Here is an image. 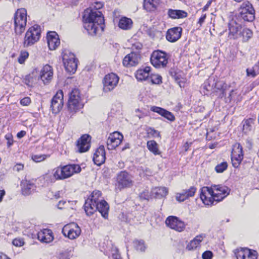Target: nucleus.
<instances>
[{
  "label": "nucleus",
  "mask_w": 259,
  "mask_h": 259,
  "mask_svg": "<svg viewBox=\"0 0 259 259\" xmlns=\"http://www.w3.org/2000/svg\"><path fill=\"white\" fill-rule=\"evenodd\" d=\"M103 5L97 3L95 7L96 10L87 9L83 16V27L89 34L94 36L102 32L104 30L103 24L104 21L102 13L98 9L101 8Z\"/></svg>",
  "instance_id": "f257e3e1"
},
{
  "label": "nucleus",
  "mask_w": 259,
  "mask_h": 259,
  "mask_svg": "<svg viewBox=\"0 0 259 259\" xmlns=\"http://www.w3.org/2000/svg\"><path fill=\"white\" fill-rule=\"evenodd\" d=\"M80 170L81 167L79 165L68 164L55 169L53 176L55 180H63L70 177L74 174L79 172Z\"/></svg>",
  "instance_id": "f03ea898"
},
{
  "label": "nucleus",
  "mask_w": 259,
  "mask_h": 259,
  "mask_svg": "<svg viewBox=\"0 0 259 259\" xmlns=\"http://www.w3.org/2000/svg\"><path fill=\"white\" fill-rule=\"evenodd\" d=\"M41 35L40 26L34 25L30 27L26 31L23 40L24 47H28L37 42Z\"/></svg>",
  "instance_id": "7ed1b4c3"
},
{
  "label": "nucleus",
  "mask_w": 259,
  "mask_h": 259,
  "mask_svg": "<svg viewBox=\"0 0 259 259\" xmlns=\"http://www.w3.org/2000/svg\"><path fill=\"white\" fill-rule=\"evenodd\" d=\"M27 23V11L24 8L19 9L15 13V31L17 34H21L24 31Z\"/></svg>",
  "instance_id": "20e7f679"
},
{
  "label": "nucleus",
  "mask_w": 259,
  "mask_h": 259,
  "mask_svg": "<svg viewBox=\"0 0 259 259\" xmlns=\"http://www.w3.org/2000/svg\"><path fill=\"white\" fill-rule=\"evenodd\" d=\"M238 12L239 16L244 21L251 22L255 18V11L248 1L243 2L238 9Z\"/></svg>",
  "instance_id": "39448f33"
},
{
  "label": "nucleus",
  "mask_w": 259,
  "mask_h": 259,
  "mask_svg": "<svg viewBox=\"0 0 259 259\" xmlns=\"http://www.w3.org/2000/svg\"><path fill=\"white\" fill-rule=\"evenodd\" d=\"M150 61L153 66L158 68L165 67L168 63L166 53L159 50L153 52Z\"/></svg>",
  "instance_id": "423d86ee"
},
{
  "label": "nucleus",
  "mask_w": 259,
  "mask_h": 259,
  "mask_svg": "<svg viewBox=\"0 0 259 259\" xmlns=\"http://www.w3.org/2000/svg\"><path fill=\"white\" fill-rule=\"evenodd\" d=\"M62 233L65 237L73 240L80 235L81 229L76 223H71L66 224L63 227Z\"/></svg>",
  "instance_id": "0eeeda50"
},
{
  "label": "nucleus",
  "mask_w": 259,
  "mask_h": 259,
  "mask_svg": "<svg viewBox=\"0 0 259 259\" xmlns=\"http://www.w3.org/2000/svg\"><path fill=\"white\" fill-rule=\"evenodd\" d=\"M63 62L65 70L70 73H74L77 67V60L71 53H66L63 56Z\"/></svg>",
  "instance_id": "6e6552de"
},
{
  "label": "nucleus",
  "mask_w": 259,
  "mask_h": 259,
  "mask_svg": "<svg viewBox=\"0 0 259 259\" xmlns=\"http://www.w3.org/2000/svg\"><path fill=\"white\" fill-rule=\"evenodd\" d=\"M116 187L119 189L130 187L133 186L132 176L125 171H121L117 174Z\"/></svg>",
  "instance_id": "1a4fd4ad"
},
{
  "label": "nucleus",
  "mask_w": 259,
  "mask_h": 259,
  "mask_svg": "<svg viewBox=\"0 0 259 259\" xmlns=\"http://www.w3.org/2000/svg\"><path fill=\"white\" fill-rule=\"evenodd\" d=\"M210 188L217 202L222 201L229 194L230 192V189L224 185H213Z\"/></svg>",
  "instance_id": "9d476101"
},
{
  "label": "nucleus",
  "mask_w": 259,
  "mask_h": 259,
  "mask_svg": "<svg viewBox=\"0 0 259 259\" xmlns=\"http://www.w3.org/2000/svg\"><path fill=\"white\" fill-rule=\"evenodd\" d=\"M243 158L242 147L239 143H235L233 146L231 153V160L233 166L235 168L238 167Z\"/></svg>",
  "instance_id": "9b49d317"
},
{
  "label": "nucleus",
  "mask_w": 259,
  "mask_h": 259,
  "mask_svg": "<svg viewBox=\"0 0 259 259\" xmlns=\"http://www.w3.org/2000/svg\"><path fill=\"white\" fill-rule=\"evenodd\" d=\"M119 79V77L113 73L105 75L103 81L104 91L108 92L112 91L117 85Z\"/></svg>",
  "instance_id": "f8f14e48"
},
{
  "label": "nucleus",
  "mask_w": 259,
  "mask_h": 259,
  "mask_svg": "<svg viewBox=\"0 0 259 259\" xmlns=\"http://www.w3.org/2000/svg\"><path fill=\"white\" fill-rule=\"evenodd\" d=\"M63 93L62 90H59L54 96L51 100V108L53 113H59L63 108Z\"/></svg>",
  "instance_id": "ddd939ff"
},
{
  "label": "nucleus",
  "mask_w": 259,
  "mask_h": 259,
  "mask_svg": "<svg viewBox=\"0 0 259 259\" xmlns=\"http://www.w3.org/2000/svg\"><path fill=\"white\" fill-rule=\"evenodd\" d=\"M237 259H257V252L248 248H240L235 251Z\"/></svg>",
  "instance_id": "4468645a"
},
{
  "label": "nucleus",
  "mask_w": 259,
  "mask_h": 259,
  "mask_svg": "<svg viewBox=\"0 0 259 259\" xmlns=\"http://www.w3.org/2000/svg\"><path fill=\"white\" fill-rule=\"evenodd\" d=\"M166 225L172 229L182 232L185 228L184 222L175 216H169L165 220Z\"/></svg>",
  "instance_id": "2eb2a0df"
},
{
  "label": "nucleus",
  "mask_w": 259,
  "mask_h": 259,
  "mask_svg": "<svg viewBox=\"0 0 259 259\" xmlns=\"http://www.w3.org/2000/svg\"><path fill=\"white\" fill-rule=\"evenodd\" d=\"M200 197L203 203L206 205H212L215 201L214 196L211 193V189L208 187H203L201 189Z\"/></svg>",
  "instance_id": "dca6fc26"
},
{
  "label": "nucleus",
  "mask_w": 259,
  "mask_h": 259,
  "mask_svg": "<svg viewBox=\"0 0 259 259\" xmlns=\"http://www.w3.org/2000/svg\"><path fill=\"white\" fill-rule=\"evenodd\" d=\"M141 59L140 55L138 52H131L124 57L122 64L124 66L129 67L137 65Z\"/></svg>",
  "instance_id": "f3484780"
},
{
  "label": "nucleus",
  "mask_w": 259,
  "mask_h": 259,
  "mask_svg": "<svg viewBox=\"0 0 259 259\" xmlns=\"http://www.w3.org/2000/svg\"><path fill=\"white\" fill-rule=\"evenodd\" d=\"M123 138V136L117 132L110 134L107 140L108 149L109 150L115 149L120 144Z\"/></svg>",
  "instance_id": "a211bd4d"
},
{
  "label": "nucleus",
  "mask_w": 259,
  "mask_h": 259,
  "mask_svg": "<svg viewBox=\"0 0 259 259\" xmlns=\"http://www.w3.org/2000/svg\"><path fill=\"white\" fill-rule=\"evenodd\" d=\"M83 107V104L81 101V99L75 100H68L67 103V108L68 118H71L77 112Z\"/></svg>",
  "instance_id": "6ab92c4d"
},
{
  "label": "nucleus",
  "mask_w": 259,
  "mask_h": 259,
  "mask_svg": "<svg viewBox=\"0 0 259 259\" xmlns=\"http://www.w3.org/2000/svg\"><path fill=\"white\" fill-rule=\"evenodd\" d=\"M91 137L89 135H83L77 141L76 145L77 151L80 153L85 152L90 147Z\"/></svg>",
  "instance_id": "aec40b11"
},
{
  "label": "nucleus",
  "mask_w": 259,
  "mask_h": 259,
  "mask_svg": "<svg viewBox=\"0 0 259 259\" xmlns=\"http://www.w3.org/2000/svg\"><path fill=\"white\" fill-rule=\"evenodd\" d=\"M47 38L48 47L50 50H55L60 45V39L56 32L54 31L49 32L47 34Z\"/></svg>",
  "instance_id": "412c9836"
},
{
  "label": "nucleus",
  "mask_w": 259,
  "mask_h": 259,
  "mask_svg": "<svg viewBox=\"0 0 259 259\" xmlns=\"http://www.w3.org/2000/svg\"><path fill=\"white\" fill-rule=\"evenodd\" d=\"M241 26L235 21L229 23V36L230 38L236 39L240 37Z\"/></svg>",
  "instance_id": "4be33fe9"
},
{
  "label": "nucleus",
  "mask_w": 259,
  "mask_h": 259,
  "mask_svg": "<svg viewBox=\"0 0 259 259\" xmlns=\"http://www.w3.org/2000/svg\"><path fill=\"white\" fill-rule=\"evenodd\" d=\"M53 71L52 67L46 65L41 70L40 77L45 84L48 83L52 79Z\"/></svg>",
  "instance_id": "5701e85b"
},
{
  "label": "nucleus",
  "mask_w": 259,
  "mask_h": 259,
  "mask_svg": "<svg viewBox=\"0 0 259 259\" xmlns=\"http://www.w3.org/2000/svg\"><path fill=\"white\" fill-rule=\"evenodd\" d=\"M37 238L41 242L46 243H50L54 239L53 232L50 229H43L38 232Z\"/></svg>",
  "instance_id": "b1692460"
},
{
  "label": "nucleus",
  "mask_w": 259,
  "mask_h": 259,
  "mask_svg": "<svg viewBox=\"0 0 259 259\" xmlns=\"http://www.w3.org/2000/svg\"><path fill=\"white\" fill-rule=\"evenodd\" d=\"M105 158V151L104 146H100L96 150L94 154V162L96 165H100L104 162Z\"/></svg>",
  "instance_id": "393cba45"
},
{
  "label": "nucleus",
  "mask_w": 259,
  "mask_h": 259,
  "mask_svg": "<svg viewBox=\"0 0 259 259\" xmlns=\"http://www.w3.org/2000/svg\"><path fill=\"white\" fill-rule=\"evenodd\" d=\"M182 28L181 27H174L168 30L166 38L170 42H175L181 36Z\"/></svg>",
  "instance_id": "a878e982"
},
{
  "label": "nucleus",
  "mask_w": 259,
  "mask_h": 259,
  "mask_svg": "<svg viewBox=\"0 0 259 259\" xmlns=\"http://www.w3.org/2000/svg\"><path fill=\"white\" fill-rule=\"evenodd\" d=\"M150 110L171 121H174L175 119L172 113L161 107L153 106L151 107Z\"/></svg>",
  "instance_id": "bb28decb"
},
{
  "label": "nucleus",
  "mask_w": 259,
  "mask_h": 259,
  "mask_svg": "<svg viewBox=\"0 0 259 259\" xmlns=\"http://www.w3.org/2000/svg\"><path fill=\"white\" fill-rule=\"evenodd\" d=\"M22 193L25 196L29 195L33 193L36 189V186L32 182L24 181L21 183Z\"/></svg>",
  "instance_id": "cd10ccee"
},
{
  "label": "nucleus",
  "mask_w": 259,
  "mask_h": 259,
  "mask_svg": "<svg viewBox=\"0 0 259 259\" xmlns=\"http://www.w3.org/2000/svg\"><path fill=\"white\" fill-rule=\"evenodd\" d=\"M150 71L151 67L148 66L139 69L135 73V77L138 80H149Z\"/></svg>",
  "instance_id": "c85d7f7f"
},
{
  "label": "nucleus",
  "mask_w": 259,
  "mask_h": 259,
  "mask_svg": "<svg viewBox=\"0 0 259 259\" xmlns=\"http://www.w3.org/2000/svg\"><path fill=\"white\" fill-rule=\"evenodd\" d=\"M161 0H144L143 7L147 12H154L157 10Z\"/></svg>",
  "instance_id": "c756f323"
},
{
  "label": "nucleus",
  "mask_w": 259,
  "mask_h": 259,
  "mask_svg": "<svg viewBox=\"0 0 259 259\" xmlns=\"http://www.w3.org/2000/svg\"><path fill=\"white\" fill-rule=\"evenodd\" d=\"M97 209L102 216L105 219H107L108 216L109 205L104 200H101L97 203Z\"/></svg>",
  "instance_id": "7c9ffc66"
},
{
  "label": "nucleus",
  "mask_w": 259,
  "mask_h": 259,
  "mask_svg": "<svg viewBox=\"0 0 259 259\" xmlns=\"http://www.w3.org/2000/svg\"><path fill=\"white\" fill-rule=\"evenodd\" d=\"M84 209L86 214L90 216L97 210V203H95V202L91 199H88L85 201L84 203Z\"/></svg>",
  "instance_id": "2f4dec72"
},
{
  "label": "nucleus",
  "mask_w": 259,
  "mask_h": 259,
  "mask_svg": "<svg viewBox=\"0 0 259 259\" xmlns=\"http://www.w3.org/2000/svg\"><path fill=\"white\" fill-rule=\"evenodd\" d=\"M168 189L165 187H155L152 189L151 195L156 198L166 196L168 194Z\"/></svg>",
  "instance_id": "473e14b6"
},
{
  "label": "nucleus",
  "mask_w": 259,
  "mask_h": 259,
  "mask_svg": "<svg viewBox=\"0 0 259 259\" xmlns=\"http://www.w3.org/2000/svg\"><path fill=\"white\" fill-rule=\"evenodd\" d=\"M168 15L172 19H180L186 17L187 13L183 10L169 9Z\"/></svg>",
  "instance_id": "72a5a7b5"
},
{
  "label": "nucleus",
  "mask_w": 259,
  "mask_h": 259,
  "mask_svg": "<svg viewBox=\"0 0 259 259\" xmlns=\"http://www.w3.org/2000/svg\"><path fill=\"white\" fill-rule=\"evenodd\" d=\"M214 88L222 91L220 96L223 98L226 96V91L229 89L230 85L226 84L223 80H218L214 83Z\"/></svg>",
  "instance_id": "f704fd0d"
},
{
  "label": "nucleus",
  "mask_w": 259,
  "mask_h": 259,
  "mask_svg": "<svg viewBox=\"0 0 259 259\" xmlns=\"http://www.w3.org/2000/svg\"><path fill=\"white\" fill-rule=\"evenodd\" d=\"M133 24L132 20L126 17H122L119 22V27L124 30L130 29L132 28Z\"/></svg>",
  "instance_id": "c9c22d12"
},
{
  "label": "nucleus",
  "mask_w": 259,
  "mask_h": 259,
  "mask_svg": "<svg viewBox=\"0 0 259 259\" xmlns=\"http://www.w3.org/2000/svg\"><path fill=\"white\" fill-rule=\"evenodd\" d=\"M202 240L203 236L202 235L197 236L189 243L187 246V249L189 250H191L196 248Z\"/></svg>",
  "instance_id": "e433bc0d"
},
{
  "label": "nucleus",
  "mask_w": 259,
  "mask_h": 259,
  "mask_svg": "<svg viewBox=\"0 0 259 259\" xmlns=\"http://www.w3.org/2000/svg\"><path fill=\"white\" fill-rule=\"evenodd\" d=\"M147 147L148 150L154 155H159L160 152L158 149L157 143L154 140H150L147 142Z\"/></svg>",
  "instance_id": "4c0bfd02"
},
{
  "label": "nucleus",
  "mask_w": 259,
  "mask_h": 259,
  "mask_svg": "<svg viewBox=\"0 0 259 259\" xmlns=\"http://www.w3.org/2000/svg\"><path fill=\"white\" fill-rule=\"evenodd\" d=\"M243 133L246 134L250 132L254 125V120L252 118H249L242 121Z\"/></svg>",
  "instance_id": "58836bf2"
},
{
  "label": "nucleus",
  "mask_w": 259,
  "mask_h": 259,
  "mask_svg": "<svg viewBox=\"0 0 259 259\" xmlns=\"http://www.w3.org/2000/svg\"><path fill=\"white\" fill-rule=\"evenodd\" d=\"M252 36V32L251 31L246 28H242L240 31V37H242L244 41H247Z\"/></svg>",
  "instance_id": "ea45409f"
},
{
  "label": "nucleus",
  "mask_w": 259,
  "mask_h": 259,
  "mask_svg": "<svg viewBox=\"0 0 259 259\" xmlns=\"http://www.w3.org/2000/svg\"><path fill=\"white\" fill-rule=\"evenodd\" d=\"M148 81L152 84H159L162 82V77L158 74H151Z\"/></svg>",
  "instance_id": "a19ab883"
},
{
  "label": "nucleus",
  "mask_w": 259,
  "mask_h": 259,
  "mask_svg": "<svg viewBox=\"0 0 259 259\" xmlns=\"http://www.w3.org/2000/svg\"><path fill=\"white\" fill-rule=\"evenodd\" d=\"M81 97L80 95V92L77 89H73L69 94L68 100H80Z\"/></svg>",
  "instance_id": "79ce46f5"
},
{
  "label": "nucleus",
  "mask_w": 259,
  "mask_h": 259,
  "mask_svg": "<svg viewBox=\"0 0 259 259\" xmlns=\"http://www.w3.org/2000/svg\"><path fill=\"white\" fill-rule=\"evenodd\" d=\"M228 163L226 161L219 163L215 167V170L217 173H222L228 168Z\"/></svg>",
  "instance_id": "37998d69"
},
{
  "label": "nucleus",
  "mask_w": 259,
  "mask_h": 259,
  "mask_svg": "<svg viewBox=\"0 0 259 259\" xmlns=\"http://www.w3.org/2000/svg\"><path fill=\"white\" fill-rule=\"evenodd\" d=\"M49 157V155L47 154H36L32 155L31 158L35 162H40L44 161L48 157Z\"/></svg>",
  "instance_id": "c03bdc74"
},
{
  "label": "nucleus",
  "mask_w": 259,
  "mask_h": 259,
  "mask_svg": "<svg viewBox=\"0 0 259 259\" xmlns=\"http://www.w3.org/2000/svg\"><path fill=\"white\" fill-rule=\"evenodd\" d=\"M135 248L138 250H140L142 252L145 251L146 249V246L145 245V243L144 241L143 240H136L134 242Z\"/></svg>",
  "instance_id": "a18cd8bd"
},
{
  "label": "nucleus",
  "mask_w": 259,
  "mask_h": 259,
  "mask_svg": "<svg viewBox=\"0 0 259 259\" xmlns=\"http://www.w3.org/2000/svg\"><path fill=\"white\" fill-rule=\"evenodd\" d=\"M183 191L188 199L194 196L196 191V188L194 186H191L189 189L184 190Z\"/></svg>",
  "instance_id": "49530a36"
},
{
  "label": "nucleus",
  "mask_w": 259,
  "mask_h": 259,
  "mask_svg": "<svg viewBox=\"0 0 259 259\" xmlns=\"http://www.w3.org/2000/svg\"><path fill=\"white\" fill-rule=\"evenodd\" d=\"M101 196V192L99 190H95L93 192L92 194L91 198L90 199L92 200L95 203H97L101 201L99 199V197Z\"/></svg>",
  "instance_id": "de8ad7c7"
},
{
  "label": "nucleus",
  "mask_w": 259,
  "mask_h": 259,
  "mask_svg": "<svg viewBox=\"0 0 259 259\" xmlns=\"http://www.w3.org/2000/svg\"><path fill=\"white\" fill-rule=\"evenodd\" d=\"M23 82L27 86L31 87L34 84V78L30 75H28L25 76L23 79Z\"/></svg>",
  "instance_id": "09e8293b"
},
{
  "label": "nucleus",
  "mask_w": 259,
  "mask_h": 259,
  "mask_svg": "<svg viewBox=\"0 0 259 259\" xmlns=\"http://www.w3.org/2000/svg\"><path fill=\"white\" fill-rule=\"evenodd\" d=\"M29 54L26 51H22L21 52L19 57L18 58V61L20 64H23L25 60L28 57Z\"/></svg>",
  "instance_id": "8fccbe9b"
},
{
  "label": "nucleus",
  "mask_w": 259,
  "mask_h": 259,
  "mask_svg": "<svg viewBox=\"0 0 259 259\" xmlns=\"http://www.w3.org/2000/svg\"><path fill=\"white\" fill-rule=\"evenodd\" d=\"M176 199L179 202H183L188 198L184 192L182 191V192L177 193Z\"/></svg>",
  "instance_id": "3c124183"
},
{
  "label": "nucleus",
  "mask_w": 259,
  "mask_h": 259,
  "mask_svg": "<svg viewBox=\"0 0 259 259\" xmlns=\"http://www.w3.org/2000/svg\"><path fill=\"white\" fill-rule=\"evenodd\" d=\"M12 243L16 246L20 247L24 245V242L22 238H15L13 240Z\"/></svg>",
  "instance_id": "603ef678"
},
{
  "label": "nucleus",
  "mask_w": 259,
  "mask_h": 259,
  "mask_svg": "<svg viewBox=\"0 0 259 259\" xmlns=\"http://www.w3.org/2000/svg\"><path fill=\"white\" fill-rule=\"evenodd\" d=\"M112 255L113 259H120V255L118 253V250L116 247L112 248Z\"/></svg>",
  "instance_id": "864d4df0"
},
{
  "label": "nucleus",
  "mask_w": 259,
  "mask_h": 259,
  "mask_svg": "<svg viewBox=\"0 0 259 259\" xmlns=\"http://www.w3.org/2000/svg\"><path fill=\"white\" fill-rule=\"evenodd\" d=\"M31 103V99L29 97H24L20 100V104L23 106H28Z\"/></svg>",
  "instance_id": "5fc2aeb1"
},
{
  "label": "nucleus",
  "mask_w": 259,
  "mask_h": 259,
  "mask_svg": "<svg viewBox=\"0 0 259 259\" xmlns=\"http://www.w3.org/2000/svg\"><path fill=\"white\" fill-rule=\"evenodd\" d=\"M212 81L213 83L211 86L210 85V83L211 82V78H209L207 81L204 82V88L207 91H210L212 89L213 86L214 85V80H213Z\"/></svg>",
  "instance_id": "6e6d98bb"
},
{
  "label": "nucleus",
  "mask_w": 259,
  "mask_h": 259,
  "mask_svg": "<svg viewBox=\"0 0 259 259\" xmlns=\"http://www.w3.org/2000/svg\"><path fill=\"white\" fill-rule=\"evenodd\" d=\"M5 138L7 140V146L10 147L13 143V136L11 134H7Z\"/></svg>",
  "instance_id": "4d7b16f0"
},
{
  "label": "nucleus",
  "mask_w": 259,
  "mask_h": 259,
  "mask_svg": "<svg viewBox=\"0 0 259 259\" xmlns=\"http://www.w3.org/2000/svg\"><path fill=\"white\" fill-rule=\"evenodd\" d=\"M212 253L210 251H205L202 255L203 259H211L212 257Z\"/></svg>",
  "instance_id": "13d9d810"
},
{
  "label": "nucleus",
  "mask_w": 259,
  "mask_h": 259,
  "mask_svg": "<svg viewBox=\"0 0 259 259\" xmlns=\"http://www.w3.org/2000/svg\"><path fill=\"white\" fill-rule=\"evenodd\" d=\"M235 91L234 90H232L229 93V96L228 97L227 99V101L229 100V102H230L234 98V93ZM236 94V93H235Z\"/></svg>",
  "instance_id": "bf43d9fd"
},
{
  "label": "nucleus",
  "mask_w": 259,
  "mask_h": 259,
  "mask_svg": "<svg viewBox=\"0 0 259 259\" xmlns=\"http://www.w3.org/2000/svg\"><path fill=\"white\" fill-rule=\"evenodd\" d=\"M23 167L24 166L22 164L18 163L15 165L14 169L17 171H19L23 169Z\"/></svg>",
  "instance_id": "052dcab7"
},
{
  "label": "nucleus",
  "mask_w": 259,
  "mask_h": 259,
  "mask_svg": "<svg viewBox=\"0 0 259 259\" xmlns=\"http://www.w3.org/2000/svg\"><path fill=\"white\" fill-rule=\"evenodd\" d=\"M26 135V132L24 131H21L18 133L17 136L18 138H22Z\"/></svg>",
  "instance_id": "680f3d73"
},
{
  "label": "nucleus",
  "mask_w": 259,
  "mask_h": 259,
  "mask_svg": "<svg viewBox=\"0 0 259 259\" xmlns=\"http://www.w3.org/2000/svg\"><path fill=\"white\" fill-rule=\"evenodd\" d=\"M247 71V74L248 76H252V77H254L255 76V74L253 70H250L249 71L248 69L246 70Z\"/></svg>",
  "instance_id": "e2e57ef3"
},
{
  "label": "nucleus",
  "mask_w": 259,
  "mask_h": 259,
  "mask_svg": "<svg viewBox=\"0 0 259 259\" xmlns=\"http://www.w3.org/2000/svg\"><path fill=\"white\" fill-rule=\"evenodd\" d=\"M192 143H188V142H186L184 145V148L185 149V151H187L189 148V147H190Z\"/></svg>",
  "instance_id": "0e129e2a"
},
{
  "label": "nucleus",
  "mask_w": 259,
  "mask_h": 259,
  "mask_svg": "<svg viewBox=\"0 0 259 259\" xmlns=\"http://www.w3.org/2000/svg\"><path fill=\"white\" fill-rule=\"evenodd\" d=\"M205 15L202 16L199 19L198 23L200 24V25L204 22V20L205 19Z\"/></svg>",
  "instance_id": "69168bd1"
},
{
  "label": "nucleus",
  "mask_w": 259,
  "mask_h": 259,
  "mask_svg": "<svg viewBox=\"0 0 259 259\" xmlns=\"http://www.w3.org/2000/svg\"><path fill=\"white\" fill-rule=\"evenodd\" d=\"M5 195V191L4 190H0V202L2 201L3 198Z\"/></svg>",
  "instance_id": "338daca9"
},
{
  "label": "nucleus",
  "mask_w": 259,
  "mask_h": 259,
  "mask_svg": "<svg viewBox=\"0 0 259 259\" xmlns=\"http://www.w3.org/2000/svg\"><path fill=\"white\" fill-rule=\"evenodd\" d=\"M0 259H10L9 257H8L6 254L0 253Z\"/></svg>",
  "instance_id": "774afa93"
}]
</instances>
